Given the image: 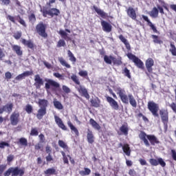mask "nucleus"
Masks as SVG:
<instances>
[{"label":"nucleus","mask_w":176,"mask_h":176,"mask_svg":"<svg viewBox=\"0 0 176 176\" xmlns=\"http://www.w3.org/2000/svg\"><path fill=\"white\" fill-rule=\"evenodd\" d=\"M170 108H171V109L173 111V112H175V113H176V104L175 102H172L170 105H169Z\"/></svg>","instance_id":"nucleus-64"},{"label":"nucleus","mask_w":176,"mask_h":176,"mask_svg":"<svg viewBox=\"0 0 176 176\" xmlns=\"http://www.w3.org/2000/svg\"><path fill=\"white\" fill-rule=\"evenodd\" d=\"M122 151L126 156H130L131 155V149L130 148V145L129 144H124Z\"/></svg>","instance_id":"nucleus-30"},{"label":"nucleus","mask_w":176,"mask_h":176,"mask_svg":"<svg viewBox=\"0 0 176 176\" xmlns=\"http://www.w3.org/2000/svg\"><path fill=\"white\" fill-rule=\"evenodd\" d=\"M169 52L172 56H176V47L174 42H170Z\"/></svg>","instance_id":"nucleus-36"},{"label":"nucleus","mask_w":176,"mask_h":176,"mask_svg":"<svg viewBox=\"0 0 176 176\" xmlns=\"http://www.w3.org/2000/svg\"><path fill=\"white\" fill-rule=\"evenodd\" d=\"M113 60H115V57L112 56H108L104 55V61L106 63V64H112V61H113Z\"/></svg>","instance_id":"nucleus-39"},{"label":"nucleus","mask_w":176,"mask_h":176,"mask_svg":"<svg viewBox=\"0 0 176 176\" xmlns=\"http://www.w3.org/2000/svg\"><path fill=\"white\" fill-rule=\"evenodd\" d=\"M67 55L69 58V60L72 61L73 64H75L76 63V58L75 57V56H74V54L72 53V52H71V50H67Z\"/></svg>","instance_id":"nucleus-38"},{"label":"nucleus","mask_w":176,"mask_h":176,"mask_svg":"<svg viewBox=\"0 0 176 176\" xmlns=\"http://www.w3.org/2000/svg\"><path fill=\"white\" fill-rule=\"evenodd\" d=\"M147 108L154 118H159V104L153 101H148Z\"/></svg>","instance_id":"nucleus-8"},{"label":"nucleus","mask_w":176,"mask_h":176,"mask_svg":"<svg viewBox=\"0 0 176 176\" xmlns=\"http://www.w3.org/2000/svg\"><path fill=\"white\" fill-rule=\"evenodd\" d=\"M58 61L60 64L63 65V67H65L66 68H71V65L68 64V63H67V60H64V58H58Z\"/></svg>","instance_id":"nucleus-37"},{"label":"nucleus","mask_w":176,"mask_h":176,"mask_svg":"<svg viewBox=\"0 0 176 176\" xmlns=\"http://www.w3.org/2000/svg\"><path fill=\"white\" fill-rule=\"evenodd\" d=\"M65 46H66V43H65V41L63 40V39H60L56 45L57 47H64Z\"/></svg>","instance_id":"nucleus-52"},{"label":"nucleus","mask_w":176,"mask_h":176,"mask_svg":"<svg viewBox=\"0 0 176 176\" xmlns=\"http://www.w3.org/2000/svg\"><path fill=\"white\" fill-rule=\"evenodd\" d=\"M12 49L16 55L19 56V57H21V56H23V50H21V46L18 45H12Z\"/></svg>","instance_id":"nucleus-26"},{"label":"nucleus","mask_w":176,"mask_h":176,"mask_svg":"<svg viewBox=\"0 0 176 176\" xmlns=\"http://www.w3.org/2000/svg\"><path fill=\"white\" fill-rule=\"evenodd\" d=\"M54 76L60 79L61 80H64V76H63V74H60V73H54Z\"/></svg>","instance_id":"nucleus-61"},{"label":"nucleus","mask_w":176,"mask_h":176,"mask_svg":"<svg viewBox=\"0 0 176 176\" xmlns=\"http://www.w3.org/2000/svg\"><path fill=\"white\" fill-rule=\"evenodd\" d=\"M71 79L72 80L74 81V82L76 85H78L79 87L76 88L78 93H80L82 97H85V98H86L87 100H90V95L89 94L87 89L85 87L80 85V81H79V78H78V76H76V74H73L71 76Z\"/></svg>","instance_id":"nucleus-4"},{"label":"nucleus","mask_w":176,"mask_h":176,"mask_svg":"<svg viewBox=\"0 0 176 176\" xmlns=\"http://www.w3.org/2000/svg\"><path fill=\"white\" fill-rule=\"evenodd\" d=\"M35 151H43V145H42V143L38 142L34 146Z\"/></svg>","instance_id":"nucleus-54"},{"label":"nucleus","mask_w":176,"mask_h":176,"mask_svg":"<svg viewBox=\"0 0 176 176\" xmlns=\"http://www.w3.org/2000/svg\"><path fill=\"white\" fill-rule=\"evenodd\" d=\"M150 16L151 17H157V16H159V10H157V8H156V7H154L150 14Z\"/></svg>","instance_id":"nucleus-46"},{"label":"nucleus","mask_w":176,"mask_h":176,"mask_svg":"<svg viewBox=\"0 0 176 176\" xmlns=\"http://www.w3.org/2000/svg\"><path fill=\"white\" fill-rule=\"evenodd\" d=\"M25 111L27 112V113H32V106L31 104H27L25 106Z\"/></svg>","instance_id":"nucleus-55"},{"label":"nucleus","mask_w":176,"mask_h":176,"mask_svg":"<svg viewBox=\"0 0 176 176\" xmlns=\"http://www.w3.org/2000/svg\"><path fill=\"white\" fill-rule=\"evenodd\" d=\"M54 107L56 109H63V108H64V107H63V104H61V102H60V101H58V100L54 101Z\"/></svg>","instance_id":"nucleus-47"},{"label":"nucleus","mask_w":176,"mask_h":176,"mask_svg":"<svg viewBox=\"0 0 176 176\" xmlns=\"http://www.w3.org/2000/svg\"><path fill=\"white\" fill-rule=\"evenodd\" d=\"M128 58L131 60L133 63H134L135 65L140 68V69H144L145 67H144V62L141 60L138 57H137L135 55L133 54L132 53H128L126 54Z\"/></svg>","instance_id":"nucleus-9"},{"label":"nucleus","mask_w":176,"mask_h":176,"mask_svg":"<svg viewBox=\"0 0 176 176\" xmlns=\"http://www.w3.org/2000/svg\"><path fill=\"white\" fill-rule=\"evenodd\" d=\"M13 111V103L10 102L3 105L1 108H0V114H2L3 112H7L8 113H10Z\"/></svg>","instance_id":"nucleus-20"},{"label":"nucleus","mask_w":176,"mask_h":176,"mask_svg":"<svg viewBox=\"0 0 176 176\" xmlns=\"http://www.w3.org/2000/svg\"><path fill=\"white\" fill-rule=\"evenodd\" d=\"M45 159L47 162H53L54 160L53 157H52V154H48L47 156L45 157Z\"/></svg>","instance_id":"nucleus-63"},{"label":"nucleus","mask_w":176,"mask_h":176,"mask_svg":"<svg viewBox=\"0 0 176 176\" xmlns=\"http://www.w3.org/2000/svg\"><path fill=\"white\" fill-rule=\"evenodd\" d=\"M21 145L22 146H28V140L25 138H21L19 139V142H17V144Z\"/></svg>","instance_id":"nucleus-35"},{"label":"nucleus","mask_w":176,"mask_h":176,"mask_svg":"<svg viewBox=\"0 0 176 176\" xmlns=\"http://www.w3.org/2000/svg\"><path fill=\"white\" fill-rule=\"evenodd\" d=\"M58 144L60 148H63V149H64L65 152L69 153V148L68 147V145H67V143H65L63 140H58Z\"/></svg>","instance_id":"nucleus-33"},{"label":"nucleus","mask_w":176,"mask_h":176,"mask_svg":"<svg viewBox=\"0 0 176 176\" xmlns=\"http://www.w3.org/2000/svg\"><path fill=\"white\" fill-rule=\"evenodd\" d=\"M87 141L88 144H94V141H96L94 133H93V131L90 129H87Z\"/></svg>","instance_id":"nucleus-21"},{"label":"nucleus","mask_w":176,"mask_h":176,"mask_svg":"<svg viewBox=\"0 0 176 176\" xmlns=\"http://www.w3.org/2000/svg\"><path fill=\"white\" fill-rule=\"evenodd\" d=\"M84 170H85L79 171V174H80L82 176L90 175V174L91 173V170H90V168H85Z\"/></svg>","instance_id":"nucleus-41"},{"label":"nucleus","mask_w":176,"mask_h":176,"mask_svg":"<svg viewBox=\"0 0 176 176\" xmlns=\"http://www.w3.org/2000/svg\"><path fill=\"white\" fill-rule=\"evenodd\" d=\"M30 135L32 137H36L39 135V132L38 131V128H32Z\"/></svg>","instance_id":"nucleus-44"},{"label":"nucleus","mask_w":176,"mask_h":176,"mask_svg":"<svg viewBox=\"0 0 176 176\" xmlns=\"http://www.w3.org/2000/svg\"><path fill=\"white\" fill-rule=\"evenodd\" d=\"M38 105L39 108L47 109L49 105V101H47L46 99H38Z\"/></svg>","instance_id":"nucleus-24"},{"label":"nucleus","mask_w":176,"mask_h":176,"mask_svg":"<svg viewBox=\"0 0 176 176\" xmlns=\"http://www.w3.org/2000/svg\"><path fill=\"white\" fill-rule=\"evenodd\" d=\"M155 65V60L152 58H148L145 61V67L146 71L145 74L146 76L149 78L151 76V74H153V67Z\"/></svg>","instance_id":"nucleus-10"},{"label":"nucleus","mask_w":176,"mask_h":176,"mask_svg":"<svg viewBox=\"0 0 176 176\" xmlns=\"http://www.w3.org/2000/svg\"><path fill=\"white\" fill-rule=\"evenodd\" d=\"M43 85H45V82L43 81V79L41 78V76H39V74L35 75L34 86H35L36 89H41Z\"/></svg>","instance_id":"nucleus-15"},{"label":"nucleus","mask_w":176,"mask_h":176,"mask_svg":"<svg viewBox=\"0 0 176 176\" xmlns=\"http://www.w3.org/2000/svg\"><path fill=\"white\" fill-rule=\"evenodd\" d=\"M45 175H57V171L54 168H50L44 171Z\"/></svg>","instance_id":"nucleus-34"},{"label":"nucleus","mask_w":176,"mask_h":176,"mask_svg":"<svg viewBox=\"0 0 176 176\" xmlns=\"http://www.w3.org/2000/svg\"><path fill=\"white\" fill-rule=\"evenodd\" d=\"M22 35H23V33H21V32H16L13 34V38H14V39H16V41H18V39H20V38H21Z\"/></svg>","instance_id":"nucleus-57"},{"label":"nucleus","mask_w":176,"mask_h":176,"mask_svg":"<svg viewBox=\"0 0 176 176\" xmlns=\"http://www.w3.org/2000/svg\"><path fill=\"white\" fill-rule=\"evenodd\" d=\"M120 41H121V42H122V43H124V45H125V47L128 50H130L131 49V47H130V43H129V41H127V39H126V38H124L123 36V34H120L119 36H118Z\"/></svg>","instance_id":"nucleus-31"},{"label":"nucleus","mask_w":176,"mask_h":176,"mask_svg":"<svg viewBox=\"0 0 176 176\" xmlns=\"http://www.w3.org/2000/svg\"><path fill=\"white\" fill-rule=\"evenodd\" d=\"M120 131H121V134L124 135H129V125L127 124H122L120 127Z\"/></svg>","instance_id":"nucleus-29"},{"label":"nucleus","mask_w":176,"mask_h":176,"mask_svg":"<svg viewBox=\"0 0 176 176\" xmlns=\"http://www.w3.org/2000/svg\"><path fill=\"white\" fill-rule=\"evenodd\" d=\"M6 19H7V20H10V21H11L14 24H16V20L14 19V16H11V15H7Z\"/></svg>","instance_id":"nucleus-60"},{"label":"nucleus","mask_w":176,"mask_h":176,"mask_svg":"<svg viewBox=\"0 0 176 176\" xmlns=\"http://www.w3.org/2000/svg\"><path fill=\"white\" fill-rule=\"evenodd\" d=\"M113 64H116V65H122V64L121 59H117L116 58H114V59H113Z\"/></svg>","instance_id":"nucleus-59"},{"label":"nucleus","mask_w":176,"mask_h":176,"mask_svg":"<svg viewBox=\"0 0 176 176\" xmlns=\"http://www.w3.org/2000/svg\"><path fill=\"white\" fill-rule=\"evenodd\" d=\"M5 146L9 147V146H10V144H9V143L6 142H0V148L1 149H3V148H5Z\"/></svg>","instance_id":"nucleus-58"},{"label":"nucleus","mask_w":176,"mask_h":176,"mask_svg":"<svg viewBox=\"0 0 176 176\" xmlns=\"http://www.w3.org/2000/svg\"><path fill=\"white\" fill-rule=\"evenodd\" d=\"M62 90L65 94H69V93H71V89H69L67 85H63Z\"/></svg>","instance_id":"nucleus-53"},{"label":"nucleus","mask_w":176,"mask_h":176,"mask_svg":"<svg viewBox=\"0 0 176 176\" xmlns=\"http://www.w3.org/2000/svg\"><path fill=\"white\" fill-rule=\"evenodd\" d=\"M142 18L143 19V20L144 21H146L147 25H148V27L151 28V29L155 34H159V31L156 28V26H155V25H153V23H152V22L151 21V20H149V18H148L147 16L142 15Z\"/></svg>","instance_id":"nucleus-17"},{"label":"nucleus","mask_w":176,"mask_h":176,"mask_svg":"<svg viewBox=\"0 0 176 176\" xmlns=\"http://www.w3.org/2000/svg\"><path fill=\"white\" fill-rule=\"evenodd\" d=\"M78 75L80 76H82V78H85V79L89 80V75H88L87 71L86 70H80L78 72Z\"/></svg>","instance_id":"nucleus-45"},{"label":"nucleus","mask_w":176,"mask_h":176,"mask_svg":"<svg viewBox=\"0 0 176 176\" xmlns=\"http://www.w3.org/2000/svg\"><path fill=\"white\" fill-rule=\"evenodd\" d=\"M41 12L43 17H47V16H50L52 19H53V17H58L61 14L60 10L56 8H51L47 10V8L43 7V8L41 9Z\"/></svg>","instance_id":"nucleus-6"},{"label":"nucleus","mask_w":176,"mask_h":176,"mask_svg":"<svg viewBox=\"0 0 176 176\" xmlns=\"http://www.w3.org/2000/svg\"><path fill=\"white\" fill-rule=\"evenodd\" d=\"M0 2H1L2 5L4 6H9V5H10V0H0Z\"/></svg>","instance_id":"nucleus-62"},{"label":"nucleus","mask_w":176,"mask_h":176,"mask_svg":"<svg viewBox=\"0 0 176 176\" xmlns=\"http://www.w3.org/2000/svg\"><path fill=\"white\" fill-rule=\"evenodd\" d=\"M105 97L110 107H111L113 109H115V111H118V109H119V104L116 102V100H115V99H113L111 96H105Z\"/></svg>","instance_id":"nucleus-16"},{"label":"nucleus","mask_w":176,"mask_h":176,"mask_svg":"<svg viewBox=\"0 0 176 176\" xmlns=\"http://www.w3.org/2000/svg\"><path fill=\"white\" fill-rule=\"evenodd\" d=\"M38 138L40 144H45V142H46V138H45V135H43V133H40L38 135Z\"/></svg>","instance_id":"nucleus-51"},{"label":"nucleus","mask_w":176,"mask_h":176,"mask_svg":"<svg viewBox=\"0 0 176 176\" xmlns=\"http://www.w3.org/2000/svg\"><path fill=\"white\" fill-rule=\"evenodd\" d=\"M126 14L132 19V20H136L137 19V13L135 12V10L133 8V7H129L126 10Z\"/></svg>","instance_id":"nucleus-23"},{"label":"nucleus","mask_w":176,"mask_h":176,"mask_svg":"<svg viewBox=\"0 0 176 176\" xmlns=\"http://www.w3.org/2000/svg\"><path fill=\"white\" fill-rule=\"evenodd\" d=\"M91 107H94V108H100V105H101V100L98 98H96L90 100Z\"/></svg>","instance_id":"nucleus-27"},{"label":"nucleus","mask_w":176,"mask_h":176,"mask_svg":"<svg viewBox=\"0 0 176 176\" xmlns=\"http://www.w3.org/2000/svg\"><path fill=\"white\" fill-rule=\"evenodd\" d=\"M45 81L46 82L45 84V90H52L54 93H61V88L60 87V83L57 81H54V80L45 78Z\"/></svg>","instance_id":"nucleus-3"},{"label":"nucleus","mask_w":176,"mask_h":176,"mask_svg":"<svg viewBox=\"0 0 176 176\" xmlns=\"http://www.w3.org/2000/svg\"><path fill=\"white\" fill-rule=\"evenodd\" d=\"M100 24L102 25V30L104 32H112V25L107 22V21L102 20L100 21Z\"/></svg>","instance_id":"nucleus-19"},{"label":"nucleus","mask_w":176,"mask_h":176,"mask_svg":"<svg viewBox=\"0 0 176 176\" xmlns=\"http://www.w3.org/2000/svg\"><path fill=\"white\" fill-rule=\"evenodd\" d=\"M46 28H47V25L43 23V22H39L36 25V32L44 39L47 38L48 36L47 32H46Z\"/></svg>","instance_id":"nucleus-7"},{"label":"nucleus","mask_w":176,"mask_h":176,"mask_svg":"<svg viewBox=\"0 0 176 176\" xmlns=\"http://www.w3.org/2000/svg\"><path fill=\"white\" fill-rule=\"evenodd\" d=\"M46 109H42L40 108L36 113V118L37 119H38V120H41V119H43V116H45V115H46Z\"/></svg>","instance_id":"nucleus-28"},{"label":"nucleus","mask_w":176,"mask_h":176,"mask_svg":"<svg viewBox=\"0 0 176 176\" xmlns=\"http://www.w3.org/2000/svg\"><path fill=\"white\" fill-rule=\"evenodd\" d=\"M92 8L97 13L98 16H99L102 19H104V20L109 19V15H108V13L104 12L103 10H101L100 8L97 7V6H93Z\"/></svg>","instance_id":"nucleus-13"},{"label":"nucleus","mask_w":176,"mask_h":176,"mask_svg":"<svg viewBox=\"0 0 176 176\" xmlns=\"http://www.w3.org/2000/svg\"><path fill=\"white\" fill-rule=\"evenodd\" d=\"M89 124H91V126H92L94 129H95V130H101V126H100V124L97 123V122L94 120V119L90 118Z\"/></svg>","instance_id":"nucleus-32"},{"label":"nucleus","mask_w":176,"mask_h":176,"mask_svg":"<svg viewBox=\"0 0 176 176\" xmlns=\"http://www.w3.org/2000/svg\"><path fill=\"white\" fill-rule=\"evenodd\" d=\"M149 163L151 164V166H159V164L161 165V167H166V162L163 160V158L160 157L157 160L155 158H151L149 160Z\"/></svg>","instance_id":"nucleus-14"},{"label":"nucleus","mask_w":176,"mask_h":176,"mask_svg":"<svg viewBox=\"0 0 176 176\" xmlns=\"http://www.w3.org/2000/svg\"><path fill=\"white\" fill-rule=\"evenodd\" d=\"M21 43L31 50H34L35 49V44L32 40H26L25 38H22Z\"/></svg>","instance_id":"nucleus-22"},{"label":"nucleus","mask_w":176,"mask_h":176,"mask_svg":"<svg viewBox=\"0 0 176 176\" xmlns=\"http://www.w3.org/2000/svg\"><path fill=\"white\" fill-rule=\"evenodd\" d=\"M114 90L116 91L118 96H119L123 104H129H129H131L133 108H137V101L135 100V98H134L133 94H126L124 89H122L120 87L116 88Z\"/></svg>","instance_id":"nucleus-1"},{"label":"nucleus","mask_w":176,"mask_h":176,"mask_svg":"<svg viewBox=\"0 0 176 176\" xmlns=\"http://www.w3.org/2000/svg\"><path fill=\"white\" fill-rule=\"evenodd\" d=\"M59 34L65 39V41H71V38L68 37V34L65 32L64 30H60Z\"/></svg>","instance_id":"nucleus-43"},{"label":"nucleus","mask_w":176,"mask_h":176,"mask_svg":"<svg viewBox=\"0 0 176 176\" xmlns=\"http://www.w3.org/2000/svg\"><path fill=\"white\" fill-rule=\"evenodd\" d=\"M8 165L6 164H0V176H2L5 170H6Z\"/></svg>","instance_id":"nucleus-56"},{"label":"nucleus","mask_w":176,"mask_h":176,"mask_svg":"<svg viewBox=\"0 0 176 176\" xmlns=\"http://www.w3.org/2000/svg\"><path fill=\"white\" fill-rule=\"evenodd\" d=\"M151 38L153 39L154 43H158L159 45H162V43H163V41L160 40V38H159V36L152 34Z\"/></svg>","instance_id":"nucleus-42"},{"label":"nucleus","mask_w":176,"mask_h":176,"mask_svg":"<svg viewBox=\"0 0 176 176\" xmlns=\"http://www.w3.org/2000/svg\"><path fill=\"white\" fill-rule=\"evenodd\" d=\"M67 126L69 127L72 133H74L76 137H79V131L75 126H74V124H72L71 120L67 121Z\"/></svg>","instance_id":"nucleus-25"},{"label":"nucleus","mask_w":176,"mask_h":176,"mask_svg":"<svg viewBox=\"0 0 176 176\" xmlns=\"http://www.w3.org/2000/svg\"><path fill=\"white\" fill-rule=\"evenodd\" d=\"M122 74L128 78V79H131V73L127 67H124V69H122Z\"/></svg>","instance_id":"nucleus-40"},{"label":"nucleus","mask_w":176,"mask_h":176,"mask_svg":"<svg viewBox=\"0 0 176 176\" xmlns=\"http://www.w3.org/2000/svg\"><path fill=\"white\" fill-rule=\"evenodd\" d=\"M10 120L12 126H17L20 122V113L14 111L10 117Z\"/></svg>","instance_id":"nucleus-12"},{"label":"nucleus","mask_w":176,"mask_h":176,"mask_svg":"<svg viewBox=\"0 0 176 176\" xmlns=\"http://www.w3.org/2000/svg\"><path fill=\"white\" fill-rule=\"evenodd\" d=\"M28 19L30 23H35L36 21V16H35V14L32 13L30 15L28 16Z\"/></svg>","instance_id":"nucleus-50"},{"label":"nucleus","mask_w":176,"mask_h":176,"mask_svg":"<svg viewBox=\"0 0 176 176\" xmlns=\"http://www.w3.org/2000/svg\"><path fill=\"white\" fill-rule=\"evenodd\" d=\"M16 20L18 21L19 23H21L23 27H27V24L25 23V21L22 19V17L20 15H18L16 16Z\"/></svg>","instance_id":"nucleus-48"},{"label":"nucleus","mask_w":176,"mask_h":176,"mask_svg":"<svg viewBox=\"0 0 176 176\" xmlns=\"http://www.w3.org/2000/svg\"><path fill=\"white\" fill-rule=\"evenodd\" d=\"M54 119L55 122L59 127V129H61V130H63V131H67V130H68V128L67 127V126H65V124L63 122V120L60 117L55 116Z\"/></svg>","instance_id":"nucleus-18"},{"label":"nucleus","mask_w":176,"mask_h":176,"mask_svg":"<svg viewBox=\"0 0 176 176\" xmlns=\"http://www.w3.org/2000/svg\"><path fill=\"white\" fill-rule=\"evenodd\" d=\"M160 116L164 124V129L167 130L168 129V111L167 109H161L160 111Z\"/></svg>","instance_id":"nucleus-11"},{"label":"nucleus","mask_w":176,"mask_h":176,"mask_svg":"<svg viewBox=\"0 0 176 176\" xmlns=\"http://www.w3.org/2000/svg\"><path fill=\"white\" fill-rule=\"evenodd\" d=\"M25 174V168L16 167H10L3 173V176H24Z\"/></svg>","instance_id":"nucleus-5"},{"label":"nucleus","mask_w":176,"mask_h":176,"mask_svg":"<svg viewBox=\"0 0 176 176\" xmlns=\"http://www.w3.org/2000/svg\"><path fill=\"white\" fill-rule=\"evenodd\" d=\"M139 138L141 141H143L144 145L147 147L151 146V145L155 146V145L160 144V141L155 135H147L144 131H141L139 133Z\"/></svg>","instance_id":"nucleus-2"},{"label":"nucleus","mask_w":176,"mask_h":176,"mask_svg":"<svg viewBox=\"0 0 176 176\" xmlns=\"http://www.w3.org/2000/svg\"><path fill=\"white\" fill-rule=\"evenodd\" d=\"M60 153L63 156V160L65 164H69V162L68 161V157L65 155V152L64 151H60Z\"/></svg>","instance_id":"nucleus-49"}]
</instances>
